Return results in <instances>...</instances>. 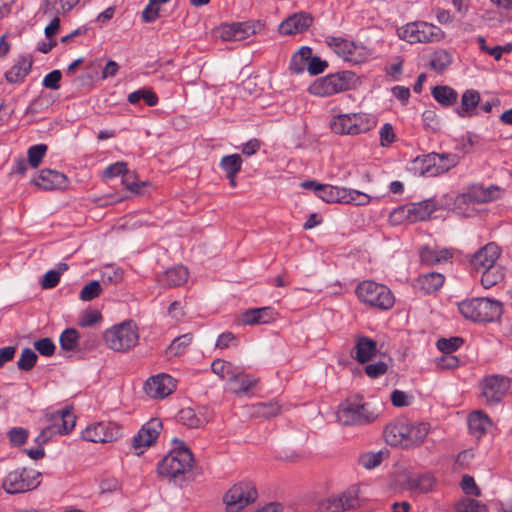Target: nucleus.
<instances>
[{
    "instance_id": "1",
    "label": "nucleus",
    "mask_w": 512,
    "mask_h": 512,
    "mask_svg": "<svg viewBox=\"0 0 512 512\" xmlns=\"http://www.w3.org/2000/svg\"><path fill=\"white\" fill-rule=\"evenodd\" d=\"M193 463L191 451L187 447H177L159 463L158 473L182 486L183 483L192 479Z\"/></svg>"
},
{
    "instance_id": "2",
    "label": "nucleus",
    "mask_w": 512,
    "mask_h": 512,
    "mask_svg": "<svg viewBox=\"0 0 512 512\" xmlns=\"http://www.w3.org/2000/svg\"><path fill=\"white\" fill-rule=\"evenodd\" d=\"M458 310L463 317L474 322H494L500 319L502 303L490 298H472L462 301Z\"/></svg>"
},
{
    "instance_id": "3",
    "label": "nucleus",
    "mask_w": 512,
    "mask_h": 512,
    "mask_svg": "<svg viewBox=\"0 0 512 512\" xmlns=\"http://www.w3.org/2000/svg\"><path fill=\"white\" fill-rule=\"evenodd\" d=\"M378 417L375 409L362 398H349L339 405L337 419L343 425H364L373 422Z\"/></svg>"
},
{
    "instance_id": "4",
    "label": "nucleus",
    "mask_w": 512,
    "mask_h": 512,
    "mask_svg": "<svg viewBox=\"0 0 512 512\" xmlns=\"http://www.w3.org/2000/svg\"><path fill=\"white\" fill-rule=\"evenodd\" d=\"M358 77L349 70H343L321 77L311 84L309 90L312 94L325 97L356 86Z\"/></svg>"
},
{
    "instance_id": "5",
    "label": "nucleus",
    "mask_w": 512,
    "mask_h": 512,
    "mask_svg": "<svg viewBox=\"0 0 512 512\" xmlns=\"http://www.w3.org/2000/svg\"><path fill=\"white\" fill-rule=\"evenodd\" d=\"M355 292L362 303L379 310H389L395 303L391 290L375 281L366 280L359 283Z\"/></svg>"
},
{
    "instance_id": "6",
    "label": "nucleus",
    "mask_w": 512,
    "mask_h": 512,
    "mask_svg": "<svg viewBox=\"0 0 512 512\" xmlns=\"http://www.w3.org/2000/svg\"><path fill=\"white\" fill-rule=\"evenodd\" d=\"M103 338L111 350L125 352L137 344L138 329L132 321H125L106 330Z\"/></svg>"
},
{
    "instance_id": "7",
    "label": "nucleus",
    "mask_w": 512,
    "mask_h": 512,
    "mask_svg": "<svg viewBox=\"0 0 512 512\" xmlns=\"http://www.w3.org/2000/svg\"><path fill=\"white\" fill-rule=\"evenodd\" d=\"M375 121L366 113L339 114L331 120L333 132L340 135H358L369 131Z\"/></svg>"
},
{
    "instance_id": "8",
    "label": "nucleus",
    "mask_w": 512,
    "mask_h": 512,
    "mask_svg": "<svg viewBox=\"0 0 512 512\" xmlns=\"http://www.w3.org/2000/svg\"><path fill=\"white\" fill-rule=\"evenodd\" d=\"M45 419L46 421L61 420L62 426H58V424H50L43 428L36 438V442L40 446L47 443L55 434L65 435L70 433L76 424V417L69 408H64L54 412H47L45 413Z\"/></svg>"
},
{
    "instance_id": "9",
    "label": "nucleus",
    "mask_w": 512,
    "mask_h": 512,
    "mask_svg": "<svg viewBox=\"0 0 512 512\" xmlns=\"http://www.w3.org/2000/svg\"><path fill=\"white\" fill-rule=\"evenodd\" d=\"M502 188L497 185L483 186L482 184H471L465 191L457 195L455 205L458 209L465 204H483L500 199Z\"/></svg>"
},
{
    "instance_id": "10",
    "label": "nucleus",
    "mask_w": 512,
    "mask_h": 512,
    "mask_svg": "<svg viewBox=\"0 0 512 512\" xmlns=\"http://www.w3.org/2000/svg\"><path fill=\"white\" fill-rule=\"evenodd\" d=\"M41 473L16 469L8 473L2 483L3 489L9 494L24 493L36 489L40 485Z\"/></svg>"
},
{
    "instance_id": "11",
    "label": "nucleus",
    "mask_w": 512,
    "mask_h": 512,
    "mask_svg": "<svg viewBox=\"0 0 512 512\" xmlns=\"http://www.w3.org/2000/svg\"><path fill=\"white\" fill-rule=\"evenodd\" d=\"M257 491L250 482H240L232 486L224 496L228 512H239L249 503L254 502Z\"/></svg>"
},
{
    "instance_id": "12",
    "label": "nucleus",
    "mask_w": 512,
    "mask_h": 512,
    "mask_svg": "<svg viewBox=\"0 0 512 512\" xmlns=\"http://www.w3.org/2000/svg\"><path fill=\"white\" fill-rule=\"evenodd\" d=\"M509 387L510 381L507 377L488 376L481 383V396L488 405H494L501 401Z\"/></svg>"
},
{
    "instance_id": "13",
    "label": "nucleus",
    "mask_w": 512,
    "mask_h": 512,
    "mask_svg": "<svg viewBox=\"0 0 512 512\" xmlns=\"http://www.w3.org/2000/svg\"><path fill=\"white\" fill-rule=\"evenodd\" d=\"M263 29L264 24L260 21L234 22L221 28V37L228 41H242Z\"/></svg>"
},
{
    "instance_id": "14",
    "label": "nucleus",
    "mask_w": 512,
    "mask_h": 512,
    "mask_svg": "<svg viewBox=\"0 0 512 512\" xmlns=\"http://www.w3.org/2000/svg\"><path fill=\"white\" fill-rule=\"evenodd\" d=\"M121 434L120 427L112 422H99L82 431V439L94 443L111 442Z\"/></svg>"
},
{
    "instance_id": "15",
    "label": "nucleus",
    "mask_w": 512,
    "mask_h": 512,
    "mask_svg": "<svg viewBox=\"0 0 512 512\" xmlns=\"http://www.w3.org/2000/svg\"><path fill=\"white\" fill-rule=\"evenodd\" d=\"M435 210V202L433 200H425L400 207L391 214V217H405L409 222L414 223L429 219Z\"/></svg>"
},
{
    "instance_id": "16",
    "label": "nucleus",
    "mask_w": 512,
    "mask_h": 512,
    "mask_svg": "<svg viewBox=\"0 0 512 512\" xmlns=\"http://www.w3.org/2000/svg\"><path fill=\"white\" fill-rule=\"evenodd\" d=\"M176 388V381L166 373H160L148 378L144 390L151 398H165Z\"/></svg>"
},
{
    "instance_id": "17",
    "label": "nucleus",
    "mask_w": 512,
    "mask_h": 512,
    "mask_svg": "<svg viewBox=\"0 0 512 512\" xmlns=\"http://www.w3.org/2000/svg\"><path fill=\"white\" fill-rule=\"evenodd\" d=\"M325 42L344 61L360 64V60L355 55H360L363 48L357 46L353 41L342 37L326 36Z\"/></svg>"
},
{
    "instance_id": "18",
    "label": "nucleus",
    "mask_w": 512,
    "mask_h": 512,
    "mask_svg": "<svg viewBox=\"0 0 512 512\" xmlns=\"http://www.w3.org/2000/svg\"><path fill=\"white\" fill-rule=\"evenodd\" d=\"M312 23L311 14L304 11L296 12L281 22L278 31L283 36H290L306 31Z\"/></svg>"
},
{
    "instance_id": "19",
    "label": "nucleus",
    "mask_w": 512,
    "mask_h": 512,
    "mask_svg": "<svg viewBox=\"0 0 512 512\" xmlns=\"http://www.w3.org/2000/svg\"><path fill=\"white\" fill-rule=\"evenodd\" d=\"M162 429V422L155 418L148 421L133 439L135 449H143L151 446L159 436Z\"/></svg>"
},
{
    "instance_id": "20",
    "label": "nucleus",
    "mask_w": 512,
    "mask_h": 512,
    "mask_svg": "<svg viewBox=\"0 0 512 512\" xmlns=\"http://www.w3.org/2000/svg\"><path fill=\"white\" fill-rule=\"evenodd\" d=\"M439 153H430L417 157L413 161V170L421 176L434 177L445 173L446 167L439 168L437 161Z\"/></svg>"
},
{
    "instance_id": "21",
    "label": "nucleus",
    "mask_w": 512,
    "mask_h": 512,
    "mask_svg": "<svg viewBox=\"0 0 512 512\" xmlns=\"http://www.w3.org/2000/svg\"><path fill=\"white\" fill-rule=\"evenodd\" d=\"M500 256V248L495 243H488L477 251L472 259L471 265L476 270L497 266L495 263Z\"/></svg>"
},
{
    "instance_id": "22",
    "label": "nucleus",
    "mask_w": 512,
    "mask_h": 512,
    "mask_svg": "<svg viewBox=\"0 0 512 512\" xmlns=\"http://www.w3.org/2000/svg\"><path fill=\"white\" fill-rule=\"evenodd\" d=\"M409 433V422L397 420L385 427L384 438L390 446L406 448L407 435Z\"/></svg>"
},
{
    "instance_id": "23",
    "label": "nucleus",
    "mask_w": 512,
    "mask_h": 512,
    "mask_svg": "<svg viewBox=\"0 0 512 512\" xmlns=\"http://www.w3.org/2000/svg\"><path fill=\"white\" fill-rule=\"evenodd\" d=\"M32 182L44 190H53L64 188L67 185V177L58 171L43 169Z\"/></svg>"
},
{
    "instance_id": "24",
    "label": "nucleus",
    "mask_w": 512,
    "mask_h": 512,
    "mask_svg": "<svg viewBox=\"0 0 512 512\" xmlns=\"http://www.w3.org/2000/svg\"><path fill=\"white\" fill-rule=\"evenodd\" d=\"M120 175L122 176V183L125 184L128 190L135 193L140 192V184L132 181L134 176L127 170V164L125 162H116L104 170V177L106 178H113Z\"/></svg>"
},
{
    "instance_id": "25",
    "label": "nucleus",
    "mask_w": 512,
    "mask_h": 512,
    "mask_svg": "<svg viewBox=\"0 0 512 512\" xmlns=\"http://www.w3.org/2000/svg\"><path fill=\"white\" fill-rule=\"evenodd\" d=\"M453 256V252L448 248H440L438 246H425L420 250L421 261L428 265H436L447 262Z\"/></svg>"
},
{
    "instance_id": "26",
    "label": "nucleus",
    "mask_w": 512,
    "mask_h": 512,
    "mask_svg": "<svg viewBox=\"0 0 512 512\" xmlns=\"http://www.w3.org/2000/svg\"><path fill=\"white\" fill-rule=\"evenodd\" d=\"M79 0H43L41 11L49 17H59L71 11Z\"/></svg>"
},
{
    "instance_id": "27",
    "label": "nucleus",
    "mask_w": 512,
    "mask_h": 512,
    "mask_svg": "<svg viewBox=\"0 0 512 512\" xmlns=\"http://www.w3.org/2000/svg\"><path fill=\"white\" fill-rule=\"evenodd\" d=\"M354 350V358L359 363L364 364L370 361L376 355L377 343L369 337L360 336L356 340Z\"/></svg>"
},
{
    "instance_id": "28",
    "label": "nucleus",
    "mask_w": 512,
    "mask_h": 512,
    "mask_svg": "<svg viewBox=\"0 0 512 512\" xmlns=\"http://www.w3.org/2000/svg\"><path fill=\"white\" fill-rule=\"evenodd\" d=\"M275 319V312L271 307L248 309L241 315V321L245 325L269 323Z\"/></svg>"
},
{
    "instance_id": "29",
    "label": "nucleus",
    "mask_w": 512,
    "mask_h": 512,
    "mask_svg": "<svg viewBox=\"0 0 512 512\" xmlns=\"http://www.w3.org/2000/svg\"><path fill=\"white\" fill-rule=\"evenodd\" d=\"M343 503V510H355L363 506L365 499L362 497V486L359 484L348 487L338 495Z\"/></svg>"
},
{
    "instance_id": "30",
    "label": "nucleus",
    "mask_w": 512,
    "mask_h": 512,
    "mask_svg": "<svg viewBox=\"0 0 512 512\" xmlns=\"http://www.w3.org/2000/svg\"><path fill=\"white\" fill-rule=\"evenodd\" d=\"M417 43H432L442 40L444 31L431 23L417 21Z\"/></svg>"
},
{
    "instance_id": "31",
    "label": "nucleus",
    "mask_w": 512,
    "mask_h": 512,
    "mask_svg": "<svg viewBox=\"0 0 512 512\" xmlns=\"http://www.w3.org/2000/svg\"><path fill=\"white\" fill-rule=\"evenodd\" d=\"M491 425V420L482 411H474L468 417L470 433L477 439L481 438Z\"/></svg>"
},
{
    "instance_id": "32",
    "label": "nucleus",
    "mask_w": 512,
    "mask_h": 512,
    "mask_svg": "<svg viewBox=\"0 0 512 512\" xmlns=\"http://www.w3.org/2000/svg\"><path fill=\"white\" fill-rule=\"evenodd\" d=\"M444 280V276L440 273H426L418 277L417 287L424 294H431L442 287Z\"/></svg>"
},
{
    "instance_id": "33",
    "label": "nucleus",
    "mask_w": 512,
    "mask_h": 512,
    "mask_svg": "<svg viewBox=\"0 0 512 512\" xmlns=\"http://www.w3.org/2000/svg\"><path fill=\"white\" fill-rule=\"evenodd\" d=\"M257 382V379L243 373L240 368L235 371V376H232L229 381L230 389L235 394H242L248 392Z\"/></svg>"
},
{
    "instance_id": "34",
    "label": "nucleus",
    "mask_w": 512,
    "mask_h": 512,
    "mask_svg": "<svg viewBox=\"0 0 512 512\" xmlns=\"http://www.w3.org/2000/svg\"><path fill=\"white\" fill-rule=\"evenodd\" d=\"M188 279V270L182 265H178L168 269L162 278V282L166 287L180 286Z\"/></svg>"
},
{
    "instance_id": "35",
    "label": "nucleus",
    "mask_w": 512,
    "mask_h": 512,
    "mask_svg": "<svg viewBox=\"0 0 512 512\" xmlns=\"http://www.w3.org/2000/svg\"><path fill=\"white\" fill-rule=\"evenodd\" d=\"M428 432V424H414L409 422V433L407 435L406 448L420 445L425 440Z\"/></svg>"
},
{
    "instance_id": "36",
    "label": "nucleus",
    "mask_w": 512,
    "mask_h": 512,
    "mask_svg": "<svg viewBox=\"0 0 512 512\" xmlns=\"http://www.w3.org/2000/svg\"><path fill=\"white\" fill-rule=\"evenodd\" d=\"M318 197L327 203H343L345 188L337 187L329 184H323L319 187Z\"/></svg>"
},
{
    "instance_id": "37",
    "label": "nucleus",
    "mask_w": 512,
    "mask_h": 512,
    "mask_svg": "<svg viewBox=\"0 0 512 512\" xmlns=\"http://www.w3.org/2000/svg\"><path fill=\"white\" fill-rule=\"evenodd\" d=\"M480 101V95L478 91L474 89L466 90L461 98V106L458 114L461 117L472 115L471 111L474 110Z\"/></svg>"
},
{
    "instance_id": "38",
    "label": "nucleus",
    "mask_w": 512,
    "mask_h": 512,
    "mask_svg": "<svg viewBox=\"0 0 512 512\" xmlns=\"http://www.w3.org/2000/svg\"><path fill=\"white\" fill-rule=\"evenodd\" d=\"M290 64H328L318 56L312 55V49L302 46L291 57Z\"/></svg>"
},
{
    "instance_id": "39",
    "label": "nucleus",
    "mask_w": 512,
    "mask_h": 512,
    "mask_svg": "<svg viewBox=\"0 0 512 512\" xmlns=\"http://www.w3.org/2000/svg\"><path fill=\"white\" fill-rule=\"evenodd\" d=\"M481 284L484 288L488 289L499 283L504 278V271L500 266L481 269Z\"/></svg>"
},
{
    "instance_id": "40",
    "label": "nucleus",
    "mask_w": 512,
    "mask_h": 512,
    "mask_svg": "<svg viewBox=\"0 0 512 512\" xmlns=\"http://www.w3.org/2000/svg\"><path fill=\"white\" fill-rule=\"evenodd\" d=\"M178 421L189 427V428H198L202 426L205 422V420L201 417H199L194 409L187 407L183 408L178 412Z\"/></svg>"
},
{
    "instance_id": "41",
    "label": "nucleus",
    "mask_w": 512,
    "mask_h": 512,
    "mask_svg": "<svg viewBox=\"0 0 512 512\" xmlns=\"http://www.w3.org/2000/svg\"><path fill=\"white\" fill-rule=\"evenodd\" d=\"M237 368L238 367L234 366L232 363L222 359L214 360L211 365L213 373L222 379H227L228 382L231 380L232 376H235Z\"/></svg>"
},
{
    "instance_id": "42",
    "label": "nucleus",
    "mask_w": 512,
    "mask_h": 512,
    "mask_svg": "<svg viewBox=\"0 0 512 512\" xmlns=\"http://www.w3.org/2000/svg\"><path fill=\"white\" fill-rule=\"evenodd\" d=\"M432 95L437 102L443 105H451L457 100V92L448 86H436Z\"/></svg>"
},
{
    "instance_id": "43",
    "label": "nucleus",
    "mask_w": 512,
    "mask_h": 512,
    "mask_svg": "<svg viewBox=\"0 0 512 512\" xmlns=\"http://www.w3.org/2000/svg\"><path fill=\"white\" fill-rule=\"evenodd\" d=\"M220 167L226 175L238 174L242 167V158L239 154L223 156L220 161Z\"/></svg>"
},
{
    "instance_id": "44",
    "label": "nucleus",
    "mask_w": 512,
    "mask_h": 512,
    "mask_svg": "<svg viewBox=\"0 0 512 512\" xmlns=\"http://www.w3.org/2000/svg\"><path fill=\"white\" fill-rule=\"evenodd\" d=\"M60 346L63 350L73 351L77 348L79 342V333L74 328L65 329L59 338Z\"/></svg>"
},
{
    "instance_id": "45",
    "label": "nucleus",
    "mask_w": 512,
    "mask_h": 512,
    "mask_svg": "<svg viewBox=\"0 0 512 512\" xmlns=\"http://www.w3.org/2000/svg\"><path fill=\"white\" fill-rule=\"evenodd\" d=\"M191 341V334H184L175 338L166 350L167 356L173 357L181 355L184 352L185 348L191 343Z\"/></svg>"
},
{
    "instance_id": "46",
    "label": "nucleus",
    "mask_w": 512,
    "mask_h": 512,
    "mask_svg": "<svg viewBox=\"0 0 512 512\" xmlns=\"http://www.w3.org/2000/svg\"><path fill=\"white\" fill-rule=\"evenodd\" d=\"M435 479L429 474L421 475L417 478L408 480V485L411 489H417L422 493L430 492L434 487Z\"/></svg>"
},
{
    "instance_id": "47",
    "label": "nucleus",
    "mask_w": 512,
    "mask_h": 512,
    "mask_svg": "<svg viewBox=\"0 0 512 512\" xmlns=\"http://www.w3.org/2000/svg\"><path fill=\"white\" fill-rule=\"evenodd\" d=\"M140 100H143L151 107L155 106L158 102L156 94L147 89H139L128 95V101L130 104H137Z\"/></svg>"
},
{
    "instance_id": "48",
    "label": "nucleus",
    "mask_w": 512,
    "mask_h": 512,
    "mask_svg": "<svg viewBox=\"0 0 512 512\" xmlns=\"http://www.w3.org/2000/svg\"><path fill=\"white\" fill-rule=\"evenodd\" d=\"M371 201V197L361 191L345 188L344 202L345 204L367 205Z\"/></svg>"
},
{
    "instance_id": "49",
    "label": "nucleus",
    "mask_w": 512,
    "mask_h": 512,
    "mask_svg": "<svg viewBox=\"0 0 512 512\" xmlns=\"http://www.w3.org/2000/svg\"><path fill=\"white\" fill-rule=\"evenodd\" d=\"M37 359L38 356L32 349L25 348L22 350L20 358L17 361V367L20 370L29 371L35 366Z\"/></svg>"
},
{
    "instance_id": "50",
    "label": "nucleus",
    "mask_w": 512,
    "mask_h": 512,
    "mask_svg": "<svg viewBox=\"0 0 512 512\" xmlns=\"http://www.w3.org/2000/svg\"><path fill=\"white\" fill-rule=\"evenodd\" d=\"M464 340L461 337H451V338H440L436 342V347L443 354H452L456 351L462 344Z\"/></svg>"
},
{
    "instance_id": "51",
    "label": "nucleus",
    "mask_w": 512,
    "mask_h": 512,
    "mask_svg": "<svg viewBox=\"0 0 512 512\" xmlns=\"http://www.w3.org/2000/svg\"><path fill=\"white\" fill-rule=\"evenodd\" d=\"M456 509L458 512H488L485 504L471 498L459 501Z\"/></svg>"
},
{
    "instance_id": "52",
    "label": "nucleus",
    "mask_w": 512,
    "mask_h": 512,
    "mask_svg": "<svg viewBox=\"0 0 512 512\" xmlns=\"http://www.w3.org/2000/svg\"><path fill=\"white\" fill-rule=\"evenodd\" d=\"M30 68L31 66H11V68L5 72V78L9 83H20L30 73Z\"/></svg>"
},
{
    "instance_id": "53",
    "label": "nucleus",
    "mask_w": 512,
    "mask_h": 512,
    "mask_svg": "<svg viewBox=\"0 0 512 512\" xmlns=\"http://www.w3.org/2000/svg\"><path fill=\"white\" fill-rule=\"evenodd\" d=\"M102 292L99 281L93 280L87 283L80 291L79 297L83 301H91L97 298Z\"/></svg>"
},
{
    "instance_id": "54",
    "label": "nucleus",
    "mask_w": 512,
    "mask_h": 512,
    "mask_svg": "<svg viewBox=\"0 0 512 512\" xmlns=\"http://www.w3.org/2000/svg\"><path fill=\"white\" fill-rule=\"evenodd\" d=\"M46 151L47 146L45 144L31 146L27 152L29 165H31L33 168H37L42 162Z\"/></svg>"
},
{
    "instance_id": "55",
    "label": "nucleus",
    "mask_w": 512,
    "mask_h": 512,
    "mask_svg": "<svg viewBox=\"0 0 512 512\" xmlns=\"http://www.w3.org/2000/svg\"><path fill=\"white\" fill-rule=\"evenodd\" d=\"M417 31V21H415L400 27L397 30V33L401 39L411 44H415L417 43Z\"/></svg>"
},
{
    "instance_id": "56",
    "label": "nucleus",
    "mask_w": 512,
    "mask_h": 512,
    "mask_svg": "<svg viewBox=\"0 0 512 512\" xmlns=\"http://www.w3.org/2000/svg\"><path fill=\"white\" fill-rule=\"evenodd\" d=\"M34 348L42 356L50 357L54 354L56 346L50 338H42L34 342Z\"/></svg>"
},
{
    "instance_id": "57",
    "label": "nucleus",
    "mask_w": 512,
    "mask_h": 512,
    "mask_svg": "<svg viewBox=\"0 0 512 512\" xmlns=\"http://www.w3.org/2000/svg\"><path fill=\"white\" fill-rule=\"evenodd\" d=\"M436 366L439 370H453L459 366V359L453 354H443L436 359Z\"/></svg>"
},
{
    "instance_id": "58",
    "label": "nucleus",
    "mask_w": 512,
    "mask_h": 512,
    "mask_svg": "<svg viewBox=\"0 0 512 512\" xmlns=\"http://www.w3.org/2000/svg\"><path fill=\"white\" fill-rule=\"evenodd\" d=\"M280 405L277 402L259 403L256 406V412L262 417L276 416L280 412Z\"/></svg>"
},
{
    "instance_id": "59",
    "label": "nucleus",
    "mask_w": 512,
    "mask_h": 512,
    "mask_svg": "<svg viewBox=\"0 0 512 512\" xmlns=\"http://www.w3.org/2000/svg\"><path fill=\"white\" fill-rule=\"evenodd\" d=\"M323 512H343V503L338 495L323 500L320 504Z\"/></svg>"
},
{
    "instance_id": "60",
    "label": "nucleus",
    "mask_w": 512,
    "mask_h": 512,
    "mask_svg": "<svg viewBox=\"0 0 512 512\" xmlns=\"http://www.w3.org/2000/svg\"><path fill=\"white\" fill-rule=\"evenodd\" d=\"M104 283H118L122 280V271L113 266H106L101 274Z\"/></svg>"
},
{
    "instance_id": "61",
    "label": "nucleus",
    "mask_w": 512,
    "mask_h": 512,
    "mask_svg": "<svg viewBox=\"0 0 512 512\" xmlns=\"http://www.w3.org/2000/svg\"><path fill=\"white\" fill-rule=\"evenodd\" d=\"M388 365L384 361L368 364L365 366V373L372 379L378 378L386 373Z\"/></svg>"
},
{
    "instance_id": "62",
    "label": "nucleus",
    "mask_w": 512,
    "mask_h": 512,
    "mask_svg": "<svg viewBox=\"0 0 512 512\" xmlns=\"http://www.w3.org/2000/svg\"><path fill=\"white\" fill-rule=\"evenodd\" d=\"M460 158L457 154L451 153H442L439 154V159L437 164L439 168L441 166L446 167L445 173L448 172L451 168L457 166L459 164Z\"/></svg>"
},
{
    "instance_id": "63",
    "label": "nucleus",
    "mask_w": 512,
    "mask_h": 512,
    "mask_svg": "<svg viewBox=\"0 0 512 512\" xmlns=\"http://www.w3.org/2000/svg\"><path fill=\"white\" fill-rule=\"evenodd\" d=\"M62 73L59 70H53L43 79V86L48 89L57 90L60 87Z\"/></svg>"
},
{
    "instance_id": "64",
    "label": "nucleus",
    "mask_w": 512,
    "mask_h": 512,
    "mask_svg": "<svg viewBox=\"0 0 512 512\" xmlns=\"http://www.w3.org/2000/svg\"><path fill=\"white\" fill-rule=\"evenodd\" d=\"M381 461V453H366L359 459L360 464L367 469L375 468L376 466L380 465Z\"/></svg>"
}]
</instances>
